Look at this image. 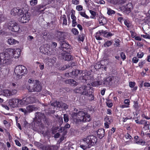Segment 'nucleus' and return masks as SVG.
Wrapping results in <instances>:
<instances>
[{"label": "nucleus", "mask_w": 150, "mask_h": 150, "mask_svg": "<svg viewBox=\"0 0 150 150\" xmlns=\"http://www.w3.org/2000/svg\"><path fill=\"white\" fill-rule=\"evenodd\" d=\"M71 116L74 122L78 125L80 124L81 122H88L91 120L90 115L83 111L73 112Z\"/></svg>", "instance_id": "nucleus-2"}, {"label": "nucleus", "mask_w": 150, "mask_h": 150, "mask_svg": "<svg viewBox=\"0 0 150 150\" xmlns=\"http://www.w3.org/2000/svg\"><path fill=\"white\" fill-rule=\"evenodd\" d=\"M107 14L109 15H111L112 14H114L115 13L114 11L111 9L110 8H107Z\"/></svg>", "instance_id": "nucleus-34"}, {"label": "nucleus", "mask_w": 150, "mask_h": 150, "mask_svg": "<svg viewBox=\"0 0 150 150\" xmlns=\"http://www.w3.org/2000/svg\"><path fill=\"white\" fill-rule=\"evenodd\" d=\"M102 66H103L102 64L99 62H98L96 64L94 67L96 69H98L101 68Z\"/></svg>", "instance_id": "nucleus-38"}, {"label": "nucleus", "mask_w": 150, "mask_h": 150, "mask_svg": "<svg viewBox=\"0 0 150 150\" xmlns=\"http://www.w3.org/2000/svg\"><path fill=\"white\" fill-rule=\"evenodd\" d=\"M38 2V0H31L30 1V4L31 6H34L36 5Z\"/></svg>", "instance_id": "nucleus-37"}, {"label": "nucleus", "mask_w": 150, "mask_h": 150, "mask_svg": "<svg viewBox=\"0 0 150 150\" xmlns=\"http://www.w3.org/2000/svg\"><path fill=\"white\" fill-rule=\"evenodd\" d=\"M86 93H87L88 95H85L86 96H89V100H92L94 99V98L93 95L92 94V92L91 91V89H88V91H86Z\"/></svg>", "instance_id": "nucleus-24"}, {"label": "nucleus", "mask_w": 150, "mask_h": 150, "mask_svg": "<svg viewBox=\"0 0 150 150\" xmlns=\"http://www.w3.org/2000/svg\"><path fill=\"white\" fill-rule=\"evenodd\" d=\"M35 117L36 119L41 120L45 118L44 114L40 112H37L35 113Z\"/></svg>", "instance_id": "nucleus-21"}, {"label": "nucleus", "mask_w": 150, "mask_h": 150, "mask_svg": "<svg viewBox=\"0 0 150 150\" xmlns=\"http://www.w3.org/2000/svg\"><path fill=\"white\" fill-rule=\"evenodd\" d=\"M23 99L24 101H23L24 102V103L25 105H27L28 104H29L28 102V101H29V100H28V99L27 97L26 98H23Z\"/></svg>", "instance_id": "nucleus-51"}, {"label": "nucleus", "mask_w": 150, "mask_h": 150, "mask_svg": "<svg viewBox=\"0 0 150 150\" xmlns=\"http://www.w3.org/2000/svg\"><path fill=\"white\" fill-rule=\"evenodd\" d=\"M9 105L13 108L18 107V99L13 98L9 100Z\"/></svg>", "instance_id": "nucleus-10"}, {"label": "nucleus", "mask_w": 150, "mask_h": 150, "mask_svg": "<svg viewBox=\"0 0 150 150\" xmlns=\"http://www.w3.org/2000/svg\"><path fill=\"white\" fill-rule=\"evenodd\" d=\"M64 82L65 83L69 84L72 86H76L78 84L77 82L71 79L66 80L64 81Z\"/></svg>", "instance_id": "nucleus-14"}, {"label": "nucleus", "mask_w": 150, "mask_h": 150, "mask_svg": "<svg viewBox=\"0 0 150 150\" xmlns=\"http://www.w3.org/2000/svg\"><path fill=\"white\" fill-rule=\"evenodd\" d=\"M76 9L78 11H81L83 9L82 6L80 5H78L76 7Z\"/></svg>", "instance_id": "nucleus-55"}, {"label": "nucleus", "mask_w": 150, "mask_h": 150, "mask_svg": "<svg viewBox=\"0 0 150 150\" xmlns=\"http://www.w3.org/2000/svg\"><path fill=\"white\" fill-rule=\"evenodd\" d=\"M22 11V10L21 9L15 8L11 10V15L13 16H15L17 15H18L19 16V14L21 13Z\"/></svg>", "instance_id": "nucleus-15"}, {"label": "nucleus", "mask_w": 150, "mask_h": 150, "mask_svg": "<svg viewBox=\"0 0 150 150\" xmlns=\"http://www.w3.org/2000/svg\"><path fill=\"white\" fill-rule=\"evenodd\" d=\"M97 40H101L102 38L101 37H100L99 35V33L97 32L96 34V35L95 36Z\"/></svg>", "instance_id": "nucleus-58"}, {"label": "nucleus", "mask_w": 150, "mask_h": 150, "mask_svg": "<svg viewBox=\"0 0 150 150\" xmlns=\"http://www.w3.org/2000/svg\"><path fill=\"white\" fill-rule=\"evenodd\" d=\"M29 104L33 103L35 102V98L34 96L28 97H27Z\"/></svg>", "instance_id": "nucleus-29"}, {"label": "nucleus", "mask_w": 150, "mask_h": 150, "mask_svg": "<svg viewBox=\"0 0 150 150\" xmlns=\"http://www.w3.org/2000/svg\"><path fill=\"white\" fill-rule=\"evenodd\" d=\"M60 107L63 108L65 109L67 108L68 107V105L62 102H60Z\"/></svg>", "instance_id": "nucleus-35"}, {"label": "nucleus", "mask_w": 150, "mask_h": 150, "mask_svg": "<svg viewBox=\"0 0 150 150\" xmlns=\"http://www.w3.org/2000/svg\"><path fill=\"white\" fill-rule=\"evenodd\" d=\"M144 55V54L143 52H140L137 53V56L139 58H142L143 57Z\"/></svg>", "instance_id": "nucleus-42"}, {"label": "nucleus", "mask_w": 150, "mask_h": 150, "mask_svg": "<svg viewBox=\"0 0 150 150\" xmlns=\"http://www.w3.org/2000/svg\"><path fill=\"white\" fill-rule=\"evenodd\" d=\"M8 44L10 45H13L18 43V41L12 38H10L8 39Z\"/></svg>", "instance_id": "nucleus-26"}, {"label": "nucleus", "mask_w": 150, "mask_h": 150, "mask_svg": "<svg viewBox=\"0 0 150 150\" xmlns=\"http://www.w3.org/2000/svg\"><path fill=\"white\" fill-rule=\"evenodd\" d=\"M15 141L17 145L19 146H21V144L18 140L16 139L15 140Z\"/></svg>", "instance_id": "nucleus-64"}, {"label": "nucleus", "mask_w": 150, "mask_h": 150, "mask_svg": "<svg viewBox=\"0 0 150 150\" xmlns=\"http://www.w3.org/2000/svg\"><path fill=\"white\" fill-rule=\"evenodd\" d=\"M115 42V43L114 44L115 46H116V47L120 45V40L119 39H117Z\"/></svg>", "instance_id": "nucleus-53"}, {"label": "nucleus", "mask_w": 150, "mask_h": 150, "mask_svg": "<svg viewBox=\"0 0 150 150\" xmlns=\"http://www.w3.org/2000/svg\"><path fill=\"white\" fill-rule=\"evenodd\" d=\"M150 125V123L149 122L145 121L144 125V127L147 128H149V125Z\"/></svg>", "instance_id": "nucleus-49"}, {"label": "nucleus", "mask_w": 150, "mask_h": 150, "mask_svg": "<svg viewBox=\"0 0 150 150\" xmlns=\"http://www.w3.org/2000/svg\"><path fill=\"white\" fill-rule=\"evenodd\" d=\"M71 67V64H68V65H65L62 67L61 69L64 70Z\"/></svg>", "instance_id": "nucleus-43"}, {"label": "nucleus", "mask_w": 150, "mask_h": 150, "mask_svg": "<svg viewBox=\"0 0 150 150\" xmlns=\"http://www.w3.org/2000/svg\"><path fill=\"white\" fill-rule=\"evenodd\" d=\"M71 18L72 19V26L73 27H75L77 25V24L76 21V18L73 13L71 15Z\"/></svg>", "instance_id": "nucleus-25"}, {"label": "nucleus", "mask_w": 150, "mask_h": 150, "mask_svg": "<svg viewBox=\"0 0 150 150\" xmlns=\"http://www.w3.org/2000/svg\"><path fill=\"white\" fill-rule=\"evenodd\" d=\"M60 102H57V101H55L54 102L52 103L51 104V105L57 107H60Z\"/></svg>", "instance_id": "nucleus-33"}, {"label": "nucleus", "mask_w": 150, "mask_h": 150, "mask_svg": "<svg viewBox=\"0 0 150 150\" xmlns=\"http://www.w3.org/2000/svg\"><path fill=\"white\" fill-rule=\"evenodd\" d=\"M89 11L91 15L93 16L92 17H91V18L95 19L96 13L95 11L91 10H90Z\"/></svg>", "instance_id": "nucleus-41"}, {"label": "nucleus", "mask_w": 150, "mask_h": 150, "mask_svg": "<svg viewBox=\"0 0 150 150\" xmlns=\"http://www.w3.org/2000/svg\"><path fill=\"white\" fill-rule=\"evenodd\" d=\"M59 147L57 145H47L45 146V150H57Z\"/></svg>", "instance_id": "nucleus-18"}, {"label": "nucleus", "mask_w": 150, "mask_h": 150, "mask_svg": "<svg viewBox=\"0 0 150 150\" xmlns=\"http://www.w3.org/2000/svg\"><path fill=\"white\" fill-rule=\"evenodd\" d=\"M80 73V71L79 70L76 69L73 71L71 72L65 73V76L67 77H73V76H77Z\"/></svg>", "instance_id": "nucleus-12"}, {"label": "nucleus", "mask_w": 150, "mask_h": 150, "mask_svg": "<svg viewBox=\"0 0 150 150\" xmlns=\"http://www.w3.org/2000/svg\"><path fill=\"white\" fill-rule=\"evenodd\" d=\"M69 53L64 52L62 53V57L65 60L69 61L73 59V57L69 54Z\"/></svg>", "instance_id": "nucleus-11"}, {"label": "nucleus", "mask_w": 150, "mask_h": 150, "mask_svg": "<svg viewBox=\"0 0 150 150\" xmlns=\"http://www.w3.org/2000/svg\"><path fill=\"white\" fill-rule=\"evenodd\" d=\"M134 103L133 107L136 110H138L139 108V106L138 105V103L137 101H134Z\"/></svg>", "instance_id": "nucleus-39"}, {"label": "nucleus", "mask_w": 150, "mask_h": 150, "mask_svg": "<svg viewBox=\"0 0 150 150\" xmlns=\"http://www.w3.org/2000/svg\"><path fill=\"white\" fill-rule=\"evenodd\" d=\"M105 130L103 129H99L97 132L98 137L100 138H102L104 136Z\"/></svg>", "instance_id": "nucleus-20"}, {"label": "nucleus", "mask_w": 150, "mask_h": 150, "mask_svg": "<svg viewBox=\"0 0 150 150\" xmlns=\"http://www.w3.org/2000/svg\"><path fill=\"white\" fill-rule=\"evenodd\" d=\"M112 80V77L111 76L108 77L103 81V84L105 85H110L111 83Z\"/></svg>", "instance_id": "nucleus-22"}, {"label": "nucleus", "mask_w": 150, "mask_h": 150, "mask_svg": "<svg viewBox=\"0 0 150 150\" xmlns=\"http://www.w3.org/2000/svg\"><path fill=\"white\" fill-rule=\"evenodd\" d=\"M81 73L83 79L87 80L90 79V76H89V75L90 74V72L89 71H87L86 70L83 71H81Z\"/></svg>", "instance_id": "nucleus-13"}, {"label": "nucleus", "mask_w": 150, "mask_h": 150, "mask_svg": "<svg viewBox=\"0 0 150 150\" xmlns=\"http://www.w3.org/2000/svg\"><path fill=\"white\" fill-rule=\"evenodd\" d=\"M102 63H104L105 66L103 67V66L101 67L102 68H103L105 70H106V67L107 65H108V60L105 59L102 62Z\"/></svg>", "instance_id": "nucleus-31"}, {"label": "nucleus", "mask_w": 150, "mask_h": 150, "mask_svg": "<svg viewBox=\"0 0 150 150\" xmlns=\"http://www.w3.org/2000/svg\"><path fill=\"white\" fill-rule=\"evenodd\" d=\"M14 73L18 79L22 78V76L28 73V71L25 67L23 65L16 66L14 69Z\"/></svg>", "instance_id": "nucleus-4"}, {"label": "nucleus", "mask_w": 150, "mask_h": 150, "mask_svg": "<svg viewBox=\"0 0 150 150\" xmlns=\"http://www.w3.org/2000/svg\"><path fill=\"white\" fill-rule=\"evenodd\" d=\"M120 56L121 58L123 60H125L126 59V56L125 54L123 52H122L120 54Z\"/></svg>", "instance_id": "nucleus-52"}, {"label": "nucleus", "mask_w": 150, "mask_h": 150, "mask_svg": "<svg viewBox=\"0 0 150 150\" xmlns=\"http://www.w3.org/2000/svg\"><path fill=\"white\" fill-rule=\"evenodd\" d=\"M79 13H80L81 16H82L84 17L87 19H88L89 18V17L86 14L85 12H80Z\"/></svg>", "instance_id": "nucleus-44"}, {"label": "nucleus", "mask_w": 150, "mask_h": 150, "mask_svg": "<svg viewBox=\"0 0 150 150\" xmlns=\"http://www.w3.org/2000/svg\"><path fill=\"white\" fill-rule=\"evenodd\" d=\"M79 0H72V3L76 5L78 4L79 3Z\"/></svg>", "instance_id": "nucleus-63"}, {"label": "nucleus", "mask_w": 150, "mask_h": 150, "mask_svg": "<svg viewBox=\"0 0 150 150\" xmlns=\"http://www.w3.org/2000/svg\"><path fill=\"white\" fill-rule=\"evenodd\" d=\"M62 50L64 52L66 53H69L71 48V46L65 41H62L61 43Z\"/></svg>", "instance_id": "nucleus-8"}, {"label": "nucleus", "mask_w": 150, "mask_h": 150, "mask_svg": "<svg viewBox=\"0 0 150 150\" xmlns=\"http://www.w3.org/2000/svg\"><path fill=\"white\" fill-rule=\"evenodd\" d=\"M5 25L11 31L14 32H18L20 29L19 25L16 22L13 21H11L6 23Z\"/></svg>", "instance_id": "nucleus-5"}, {"label": "nucleus", "mask_w": 150, "mask_h": 150, "mask_svg": "<svg viewBox=\"0 0 150 150\" xmlns=\"http://www.w3.org/2000/svg\"><path fill=\"white\" fill-rule=\"evenodd\" d=\"M42 35V37L44 39L47 40L50 39V36L49 33L45 32L43 33Z\"/></svg>", "instance_id": "nucleus-27"}, {"label": "nucleus", "mask_w": 150, "mask_h": 150, "mask_svg": "<svg viewBox=\"0 0 150 150\" xmlns=\"http://www.w3.org/2000/svg\"><path fill=\"white\" fill-rule=\"evenodd\" d=\"M105 121L106 122H108L109 124H110L111 123V120L110 119L109 117L108 116L106 117L105 118Z\"/></svg>", "instance_id": "nucleus-54"}, {"label": "nucleus", "mask_w": 150, "mask_h": 150, "mask_svg": "<svg viewBox=\"0 0 150 150\" xmlns=\"http://www.w3.org/2000/svg\"><path fill=\"white\" fill-rule=\"evenodd\" d=\"M55 36L56 38L59 40H63L64 38V33L59 31H57Z\"/></svg>", "instance_id": "nucleus-17"}, {"label": "nucleus", "mask_w": 150, "mask_h": 150, "mask_svg": "<svg viewBox=\"0 0 150 150\" xmlns=\"http://www.w3.org/2000/svg\"><path fill=\"white\" fill-rule=\"evenodd\" d=\"M62 18H63V25H67V21L65 15H63Z\"/></svg>", "instance_id": "nucleus-36"}, {"label": "nucleus", "mask_w": 150, "mask_h": 150, "mask_svg": "<svg viewBox=\"0 0 150 150\" xmlns=\"http://www.w3.org/2000/svg\"><path fill=\"white\" fill-rule=\"evenodd\" d=\"M3 95L6 96H11V91L9 90L6 89L3 91Z\"/></svg>", "instance_id": "nucleus-28"}, {"label": "nucleus", "mask_w": 150, "mask_h": 150, "mask_svg": "<svg viewBox=\"0 0 150 150\" xmlns=\"http://www.w3.org/2000/svg\"><path fill=\"white\" fill-rule=\"evenodd\" d=\"M19 110L20 111H21L22 112H23L24 114L25 115L28 114V111H27L26 109L20 108L19 109Z\"/></svg>", "instance_id": "nucleus-40"}, {"label": "nucleus", "mask_w": 150, "mask_h": 150, "mask_svg": "<svg viewBox=\"0 0 150 150\" xmlns=\"http://www.w3.org/2000/svg\"><path fill=\"white\" fill-rule=\"evenodd\" d=\"M112 43V41H108L105 42L103 45L105 47H108L110 46Z\"/></svg>", "instance_id": "nucleus-32"}, {"label": "nucleus", "mask_w": 150, "mask_h": 150, "mask_svg": "<svg viewBox=\"0 0 150 150\" xmlns=\"http://www.w3.org/2000/svg\"><path fill=\"white\" fill-rule=\"evenodd\" d=\"M72 32L75 35H77L79 33V32L75 28H73L72 29Z\"/></svg>", "instance_id": "nucleus-46"}, {"label": "nucleus", "mask_w": 150, "mask_h": 150, "mask_svg": "<svg viewBox=\"0 0 150 150\" xmlns=\"http://www.w3.org/2000/svg\"><path fill=\"white\" fill-rule=\"evenodd\" d=\"M145 63V60H143L139 63V65L140 68H142V67L143 65Z\"/></svg>", "instance_id": "nucleus-50"}, {"label": "nucleus", "mask_w": 150, "mask_h": 150, "mask_svg": "<svg viewBox=\"0 0 150 150\" xmlns=\"http://www.w3.org/2000/svg\"><path fill=\"white\" fill-rule=\"evenodd\" d=\"M21 50L20 49L8 48L5 52L0 54V65H5L11 63L13 57L18 58L20 56Z\"/></svg>", "instance_id": "nucleus-1"}, {"label": "nucleus", "mask_w": 150, "mask_h": 150, "mask_svg": "<svg viewBox=\"0 0 150 150\" xmlns=\"http://www.w3.org/2000/svg\"><path fill=\"white\" fill-rule=\"evenodd\" d=\"M23 101H24L23 99H18V105H20L21 106L25 105V104Z\"/></svg>", "instance_id": "nucleus-45"}, {"label": "nucleus", "mask_w": 150, "mask_h": 150, "mask_svg": "<svg viewBox=\"0 0 150 150\" xmlns=\"http://www.w3.org/2000/svg\"><path fill=\"white\" fill-rule=\"evenodd\" d=\"M64 118L65 122H67L69 121V118L67 114H64Z\"/></svg>", "instance_id": "nucleus-48"}, {"label": "nucleus", "mask_w": 150, "mask_h": 150, "mask_svg": "<svg viewBox=\"0 0 150 150\" xmlns=\"http://www.w3.org/2000/svg\"><path fill=\"white\" fill-rule=\"evenodd\" d=\"M91 85L93 86H98L97 81H95L93 82H92L91 83Z\"/></svg>", "instance_id": "nucleus-61"}, {"label": "nucleus", "mask_w": 150, "mask_h": 150, "mask_svg": "<svg viewBox=\"0 0 150 150\" xmlns=\"http://www.w3.org/2000/svg\"><path fill=\"white\" fill-rule=\"evenodd\" d=\"M27 89L30 92H33V88H31L30 86H27L26 87Z\"/></svg>", "instance_id": "nucleus-60"}, {"label": "nucleus", "mask_w": 150, "mask_h": 150, "mask_svg": "<svg viewBox=\"0 0 150 150\" xmlns=\"http://www.w3.org/2000/svg\"><path fill=\"white\" fill-rule=\"evenodd\" d=\"M57 124L59 126H61L63 123V118L62 117H59L57 120Z\"/></svg>", "instance_id": "nucleus-30"}, {"label": "nucleus", "mask_w": 150, "mask_h": 150, "mask_svg": "<svg viewBox=\"0 0 150 150\" xmlns=\"http://www.w3.org/2000/svg\"><path fill=\"white\" fill-rule=\"evenodd\" d=\"M135 84L134 82H129V86L131 88H133Z\"/></svg>", "instance_id": "nucleus-56"}, {"label": "nucleus", "mask_w": 150, "mask_h": 150, "mask_svg": "<svg viewBox=\"0 0 150 150\" xmlns=\"http://www.w3.org/2000/svg\"><path fill=\"white\" fill-rule=\"evenodd\" d=\"M99 22L101 25H103L106 23V20L105 18L100 16L99 17Z\"/></svg>", "instance_id": "nucleus-23"}, {"label": "nucleus", "mask_w": 150, "mask_h": 150, "mask_svg": "<svg viewBox=\"0 0 150 150\" xmlns=\"http://www.w3.org/2000/svg\"><path fill=\"white\" fill-rule=\"evenodd\" d=\"M124 23L129 28L130 27V25L128 23V22L126 20L124 21Z\"/></svg>", "instance_id": "nucleus-62"}, {"label": "nucleus", "mask_w": 150, "mask_h": 150, "mask_svg": "<svg viewBox=\"0 0 150 150\" xmlns=\"http://www.w3.org/2000/svg\"><path fill=\"white\" fill-rule=\"evenodd\" d=\"M86 86H83L81 87H77L74 90V91L76 93H80L83 95H87Z\"/></svg>", "instance_id": "nucleus-7"}, {"label": "nucleus", "mask_w": 150, "mask_h": 150, "mask_svg": "<svg viewBox=\"0 0 150 150\" xmlns=\"http://www.w3.org/2000/svg\"><path fill=\"white\" fill-rule=\"evenodd\" d=\"M42 86L40 85V82L37 80H35V83L33 87V92H40Z\"/></svg>", "instance_id": "nucleus-9"}, {"label": "nucleus", "mask_w": 150, "mask_h": 150, "mask_svg": "<svg viewBox=\"0 0 150 150\" xmlns=\"http://www.w3.org/2000/svg\"><path fill=\"white\" fill-rule=\"evenodd\" d=\"M28 113H30L33 111H36L37 110L38 108L33 105H29L26 108Z\"/></svg>", "instance_id": "nucleus-19"}, {"label": "nucleus", "mask_w": 150, "mask_h": 150, "mask_svg": "<svg viewBox=\"0 0 150 150\" xmlns=\"http://www.w3.org/2000/svg\"><path fill=\"white\" fill-rule=\"evenodd\" d=\"M139 61V59L136 57H134L132 59V61L134 63H137Z\"/></svg>", "instance_id": "nucleus-59"}, {"label": "nucleus", "mask_w": 150, "mask_h": 150, "mask_svg": "<svg viewBox=\"0 0 150 150\" xmlns=\"http://www.w3.org/2000/svg\"><path fill=\"white\" fill-rule=\"evenodd\" d=\"M112 35V33L110 32H106L104 34V36L105 37H108Z\"/></svg>", "instance_id": "nucleus-47"}, {"label": "nucleus", "mask_w": 150, "mask_h": 150, "mask_svg": "<svg viewBox=\"0 0 150 150\" xmlns=\"http://www.w3.org/2000/svg\"><path fill=\"white\" fill-rule=\"evenodd\" d=\"M19 21L22 23H25L30 19V14L28 12L23 13L22 11L19 15Z\"/></svg>", "instance_id": "nucleus-6"}, {"label": "nucleus", "mask_w": 150, "mask_h": 150, "mask_svg": "<svg viewBox=\"0 0 150 150\" xmlns=\"http://www.w3.org/2000/svg\"><path fill=\"white\" fill-rule=\"evenodd\" d=\"M83 144L80 145V147L84 150L89 148L95 145L97 142V137L93 135L88 136L83 139Z\"/></svg>", "instance_id": "nucleus-3"}, {"label": "nucleus", "mask_w": 150, "mask_h": 150, "mask_svg": "<svg viewBox=\"0 0 150 150\" xmlns=\"http://www.w3.org/2000/svg\"><path fill=\"white\" fill-rule=\"evenodd\" d=\"M17 92V91L16 89H13L11 91V96L16 94Z\"/></svg>", "instance_id": "nucleus-57"}, {"label": "nucleus", "mask_w": 150, "mask_h": 150, "mask_svg": "<svg viewBox=\"0 0 150 150\" xmlns=\"http://www.w3.org/2000/svg\"><path fill=\"white\" fill-rule=\"evenodd\" d=\"M132 9V5L130 3H129L124 7V8L123 9H124V11L127 14H128L131 11Z\"/></svg>", "instance_id": "nucleus-16"}]
</instances>
